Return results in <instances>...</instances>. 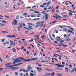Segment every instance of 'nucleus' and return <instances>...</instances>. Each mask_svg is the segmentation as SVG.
<instances>
[{
  "instance_id": "nucleus-1",
  "label": "nucleus",
  "mask_w": 76,
  "mask_h": 76,
  "mask_svg": "<svg viewBox=\"0 0 76 76\" xmlns=\"http://www.w3.org/2000/svg\"><path fill=\"white\" fill-rule=\"evenodd\" d=\"M18 58H17L18 59H19L20 60H21L22 61H23V62H28V61H29L31 60H38V58H32L31 59H24V58L22 57H18Z\"/></svg>"
},
{
  "instance_id": "nucleus-2",
  "label": "nucleus",
  "mask_w": 76,
  "mask_h": 76,
  "mask_svg": "<svg viewBox=\"0 0 76 76\" xmlns=\"http://www.w3.org/2000/svg\"><path fill=\"white\" fill-rule=\"evenodd\" d=\"M44 21H42V22H41L40 21H39L38 22H37V23L36 24L37 25H39V26L40 27H42L43 26V25H44Z\"/></svg>"
},
{
  "instance_id": "nucleus-3",
  "label": "nucleus",
  "mask_w": 76,
  "mask_h": 76,
  "mask_svg": "<svg viewBox=\"0 0 76 76\" xmlns=\"http://www.w3.org/2000/svg\"><path fill=\"white\" fill-rule=\"evenodd\" d=\"M24 28H25V29H27V30H28V31L33 30V28L32 27V26L30 25L28 26V28H27L25 27Z\"/></svg>"
},
{
  "instance_id": "nucleus-4",
  "label": "nucleus",
  "mask_w": 76,
  "mask_h": 76,
  "mask_svg": "<svg viewBox=\"0 0 76 76\" xmlns=\"http://www.w3.org/2000/svg\"><path fill=\"white\" fill-rule=\"evenodd\" d=\"M23 64V63H19L18 64H16L13 65L6 66V67H13V66H19V65H20V64Z\"/></svg>"
},
{
  "instance_id": "nucleus-5",
  "label": "nucleus",
  "mask_w": 76,
  "mask_h": 76,
  "mask_svg": "<svg viewBox=\"0 0 76 76\" xmlns=\"http://www.w3.org/2000/svg\"><path fill=\"white\" fill-rule=\"evenodd\" d=\"M50 75H51V76H54V75H55V73L53 72L52 74H50V73H47L43 75V76H50Z\"/></svg>"
},
{
  "instance_id": "nucleus-6",
  "label": "nucleus",
  "mask_w": 76,
  "mask_h": 76,
  "mask_svg": "<svg viewBox=\"0 0 76 76\" xmlns=\"http://www.w3.org/2000/svg\"><path fill=\"white\" fill-rule=\"evenodd\" d=\"M55 16H53V17H54V18H56V19H57L58 18L59 19H60L61 18V17L59 15H58L57 14H56L55 15Z\"/></svg>"
},
{
  "instance_id": "nucleus-7",
  "label": "nucleus",
  "mask_w": 76,
  "mask_h": 76,
  "mask_svg": "<svg viewBox=\"0 0 76 76\" xmlns=\"http://www.w3.org/2000/svg\"><path fill=\"white\" fill-rule=\"evenodd\" d=\"M22 62L21 60H20L19 59H15L13 62V64H15L16 63H20Z\"/></svg>"
},
{
  "instance_id": "nucleus-8",
  "label": "nucleus",
  "mask_w": 76,
  "mask_h": 76,
  "mask_svg": "<svg viewBox=\"0 0 76 76\" xmlns=\"http://www.w3.org/2000/svg\"><path fill=\"white\" fill-rule=\"evenodd\" d=\"M11 69H12V70H17V69H19V67H11L10 68Z\"/></svg>"
},
{
  "instance_id": "nucleus-9",
  "label": "nucleus",
  "mask_w": 76,
  "mask_h": 76,
  "mask_svg": "<svg viewBox=\"0 0 76 76\" xmlns=\"http://www.w3.org/2000/svg\"><path fill=\"white\" fill-rule=\"evenodd\" d=\"M12 23L14 25H18V22H17V20H14V21H12Z\"/></svg>"
},
{
  "instance_id": "nucleus-10",
  "label": "nucleus",
  "mask_w": 76,
  "mask_h": 76,
  "mask_svg": "<svg viewBox=\"0 0 76 76\" xmlns=\"http://www.w3.org/2000/svg\"><path fill=\"white\" fill-rule=\"evenodd\" d=\"M54 65H56L57 67H63L64 65H61L60 64H54Z\"/></svg>"
},
{
  "instance_id": "nucleus-11",
  "label": "nucleus",
  "mask_w": 76,
  "mask_h": 76,
  "mask_svg": "<svg viewBox=\"0 0 76 76\" xmlns=\"http://www.w3.org/2000/svg\"><path fill=\"white\" fill-rule=\"evenodd\" d=\"M30 69H32V67H30V66H28L27 67V70H26V72H28L29 71H30Z\"/></svg>"
},
{
  "instance_id": "nucleus-12",
  "label": "nucleus",
  "mask_w": 76,
  "mask_h": 76,
  "mask_svg": "<svg viewBox=\"0 0 76 76\" xmlns=\"http://www.w3.org/2000/svg\"><path fill=\"white\" fill-rule=\"evenodd\" d=\"M10 45L11 46H12V45L14 46L15 45V42H13V41H12V40L10 41Z\"/></svg>"
},
{
  "instance_id": "nucleus-13",
  "label": "nucleus",
  "mask_w": 76,
  "mask_h": 76,
  "mask_svg": "<svg viewBox=\"0 0 76 76\" xmlns=\"http://www.w3.org/2000/svg\"><path fill=\"white\" fill-rule=\"evenodd\" d=\"M49 17V15L48 14H45V20H48Z\"/></svg>"
},
{
  "instance_id": "nucleus-14",
  "label": "nucleus",
  "mask_w": 76,
  "mask_h": 76,
  "mask_svg": "<svg viewBox=\"0 0 76 76\" xmlns=\"http://www.w3.org/2000/svg\"><path fill=\"white\" fill-rule=\"evenodd\" d=\"M16 36H15L14 35H7V37H8V38H13V37H16Z\"/></svg>"
},
{
  "instance_id": "nucleus-15",
  "label": "nucleus",
  "mask_w": 76,
  "mask_h": 76,
  "mask_svg": "<svg viewBox=\"0 0 76 76\" xmlns=\"http://www.w3.org/2000/svg\"><path fill=\"white\" fill-rule=\"evenodd\" d=\"M68 33H70V32H71V34H72L73 35L74 34V32H73L72 31H71L70 29H69L68 30Z\"/></svg>"
},
{
  "instance_id": "nucleus-16",
  "label": "nucleus",
  "mask_w": 76,
  "mask_h": 76,
  "mask_svg": "<svg viewBox=\"0 0 76 76\" xmlns=\"http://www.w3.org/2000/svg\"><path fill=\"white\" fill-rule=\"evenodd\" d=\"M47 70V71H50V72H53V70H52L51 69H49L48 68H46L45 69V70Z\"/></svg>"
},
{
  "instance_id": "nucleus-17",
  "label": "nucleus",
  "mask_w": 76,
  "mask_h": 76,
  "mask_svg": "<svg viewBox=\"0 0 76 76\" xmlns=\"http://www.w3.org/2000/svg\"><path fill=\"white\" fill-rule=\"evenodd\" d=\"M56 40L57 41H60L61 40V38L59 37H57L56 39Z\"/></svg>"
},
{
  "instance_id": "nucleus-18",
  "label": "nucleus",
  "mask_w": 76,
  "mask_h": 76,
  "mask_svg": "<svg viewBox=\"0 0 76 76\" xmlns=\"http://www.w3.org/2000/svg\"><path fill=\"white\" fill-rule=\"evenodd\" d=\"M37 69H38V72H41V70H42V69L41 68H39L38 67H37Z\"/></svg>"
},
{
  "instance_id": "nucleus-19",
  "label": "nucleus",
  "mask_w": 76,
  "mask_h": 76,
  "mask_svg": "<svg viewBox=\"0 0 76 76\" xmlns=\"http://www.w3.org/2000/svg\"><path fill=\"white\" fill-rule=\"evenodd\" d=\"M22 27H23V26H18V31H20V29H19V28H22Z\"/></svg>"
},
{
  "instance_id": "nucleus-20",
  "label": "nucleus",
  "mask_w": 76,
  "mask_h": 76,
  "mask_svg": "<svg viewBox=\"0 0 76 76\" xmlns=\"http://www.w3.org/2000/svg\"><path fill=\"white\" fill-rule=\"evenodd\" d=\"M1 32H2V33H4V34H9L8 32L6 31H1Z\"/></svg>"
},
{
  "instance_id": "nucleus-21",
  "label": "nucleus",
  "mask_w": 76,
  "mask_h": 76,
  "mask_svg": "<svg viewBox=\"0 0 76 76\" xmlns=\"http://www.w3.org/2000/svg\"><path fill=\"white\" fill-rule=\"evenodd\" d=\"M67 27L69 28H70V29H71V30H72V31H74V29H73V28H72L70 27V26H67Z\"/></svg>"
},
{
  "instance_id": "nucleus-22",
  "label": "nucleus",
  "mask_w": 76,
  "mask_h": 76,
  "mask_svg": "<svg viewBox=\"0 0 76 76\" xmlns=\"http://www.w3.org/2000/svg\"><path fill=\"white\" fill-rule=\"evenodd\" d=\"M12 50H13L12 51L14 53H15V52H16V49H15V48H12Z\"/></svg>"
},
{
  "instance_id": "nucleus-23",
  "label": "nucleus",
  "mask_w": 76,
  "mask_h": 76,
  "mask_svg": "<svg viewBox=\"0 0 76 76\" xmlns=\"http://www.w3.org/2000/svg\"><path fill=\"white\" fill-rule=\"evenodd\" d=\"M37 17V15H36V14H34V15H32L31 16V18H33V17Z\"/></svg>"
},
{
  "instance_id": "nucleus-24",
  "label": "nucleus",
  "mask_w": 76,
  "mask_h": 76,
  "mask_svg": "<svg viewBox=\"0 0 76 76\" xmlns=\"http://www.w3.org/2000/svg\"><path fill=\"white\" fill-rule=\"evenodd\" d=\"M65 70H66V72H69V71H68L69 69L65 67Z\"/></svg>"
},
{
  "instance_id": "nucleus-25",
  "label": "nucleus",
  "mask_w": 76,
  "mask_h": 76,
  "mask_svg": "<svg viewBox=\"0 0 76 76\" xmlns=\"http://www.w3.org/2000/svg\"><path fill=\"white\" fill-rule=\"evenodd\" d=\"M50 4H51V1H49L47 4L48 5V6H49L50 5Z\"/></svg>"
},
{
  "instance_id": "nucleus-26",
  "label": "nucleus",
  "mask_w": 76,
  "mask_h": 76,
  "mask_svg": "<svg viewBox=\"0 0 76 76\" xmlns=\"http://www.w3.org/2000/svg\"><path fill=\"white\" fill-rule=\"evenodd\" d=\"M49 37L52 40H53V41L54 40V39H53V38L51 37V34H49Z\"/></svg>"
},
{
  "instance_id": "nucleus-27",
  "label": "nucleus",
  "mask_w": 76,
  "mask_h": 76,
  "mask_svg": "<svg viewBox=\"0 0 76 76\" xmlns=\"http://www.w3.org/2000/svg\"><path fill=\"white\" fill-rule=\"evenodd\" d=\"M55 54H56V56H58V57H61V56L60 55L56 53Z\"/></svg>"
},
{
  "instance_id": "nucleus-28",
  "label": "nucleus",
  "mask_w": 76,
  "mask_h": 76,
  "mask_svg": "<svg viewBox=\"0 0 76 76\" xmlns=\"http://www.w3.org/2000/svg\"><path fill=\"white\" fill-rule=\"evenodd\" d=\"M19 26H20L21 27L23 26H22V23H19Z\"/></svg>"
},
{
  "instance_id": "nucleus-29",
  "label": "nucleus",
  "mask_w": 76,
  "mask_h": 76,
  "mask_svg": "<svg viewBox=\"0 0 76 76\" xmlns=\"http://www.w3.org/2000/svg\"><path fill=\"white\" fill-rule=\"evenodd\" d=\"M11 64L10 63H7L5 64V66H8V65H10Z\"/></svg>"
},
{
  "instance_id": "nucleus-30",
  "label": "nucleus",
  "mask_w": 76,
  "mask_h": 76,
  "mask_svg": "<svg viewBox=\"0 0 76 76\" xmlns=\"http://www.w3.org/2000/svg\"><path fill=\"white\" fill-rule=\"evenodd\" d=\"M70 39H71L70 38L68 39H67L66 40V41H70Z\"/></svg>"
},
{
  "instance_id": "nucleus-31",
  "label": "nucleus",
  "mask_w": 76,
  "mask_h": 76,
  "mask_svg": "<svg viewBox=\"0 0 76 76\" xmlns=\"http://www.w3.org/2000/svg\"><path fill=\"white\" fill-rule=\"evenodd\" d=\"M73 70L74 72H76V68H73Z\"/></svg>"
},
{
  "instance_id": "nucleus-32",
  "label": "nucleus",
  "mask_w": 76,
  "mask_h": 76,
  "mask_svg": "<svg viewBox=\"0 0 76 76\" xmlns=\"http://www.w3.org/2000/svg\"><path fill=\"white\" fill-rule=\"evenodd\" d=\"M16 19H19V15H17L16 16Z\"/></svg>"
},
{
  "instance_id": "nucleus-33",
  "label": "nucleus",
  "mask_w": 76,
  "mask_h": 76,
  "mask_svg": "<svg viewBox=\"0 0 76 76\" xmlns=\"http://www.w3.org/2000/svg\"><path fill=\"white\" fill-rule=\"evenodd\" d=\"M34 41V39H32L31 40H28V42H32V41Z\"/></svg>"
},
{
  "instance_id": "nucleus-34",
  "label": "nucleus",
  "mask_w": 76,
  "mask_h": 76,
  "mask_svg": "<svg viewBox=\"0 0 76 76\" xmlns=\"http://www.w3.org/2000/svg\"><path fill=\"white\" fill-rule=\"evenodd\" d=\"M7 22L5 20H2V23H6Z\"/></svg>"
},
{
  "instance_id": "nucleus-35",
  "label": "nucleus",
  "mask_w": 76,
  "mask_h": 76,
  "mask_svg": "<svg viewBox=\"0 0 76 76\" xmlns=\"http://www.w3.org/2000/svg\"><path fill=\"white\" fill-rule=\"evenodd\" d=\"M45 36L44 35L41 36V38H42V39H44V37Z\"/></svg>"
},
{
  "instance_id": "nucleus-36",
  "label": "nucleus",
  "mask_w": 76,
  "mask_h": 76,
  "mask_svg": "<svg viewBox=\"0 0 76 76\" xmlns=\"http://www.w3.org/2000/svg\"><path fill=\"white\" fill-rule=\"evenodd\" d=\"M15 75L16 76H18V73L17 72H15Z\"/></svg>"
},
{
  "instance_id": "nucleus-37",
  "label": "nucleus",
  "mask_w": 76,
  "mask_h": 76,
  "mask_svg": "<svg viewBox=\"0 0 76 76\" xmlns=\"http://www.w3.org/2000/svg\"><path fill=\"white\" fill-rule=\"evenodd\" d=\"M55 10L54 9H53L52 11V13H54V11Z\"/></svg>"
},
{
  "instance_id": "nucleus-38",
  "label": "nucleus",
  "mask_w": 76,
  "mask_h": 76,
  "mask_svg": "<svg viewBox=\"0 0 76 76\" xmlns=\"http://www.w3.org/2000/svg\"><path fill=\"white\" fill-rule=\"evenodd\" d=\"M65 40H61V41H60V42L61 43H62V42H64V41H65Z\"/></svg>"
},
{
  "instance_id": "nucleus-39",
  "label": "nucleus",
  "mask_w": 76,
  "mask_h": 76,
  "mask_svg": "<svg viewBox=\"0 0 76 76\" xmlns=\"http://www.w3.org/2000/svg\"><path fill=\"white\" fill-rule=\"evenodd\" d=\"M31 23H27V24L28 25H31Z\"/></svg>"
},
{
  "instance_id": "nucleus-40",
  "label": "nucleus",
  "mask_w": 76,
  "mask_h": 76,
  "mask_svg": "<svg viewBox=\"0 0 76 76\" xmlns=\"http://www.w3.org/2000/svg\"><path fill=\"white\" fill-rule=\"evenodd\" d=\"M31 16L30 15H28V16L26 15L25 16V18H26V17H28V18H29Z\"/></svg>"
},
{
  "instance_id": "nucleus-41",
  "label": "nucleus",
  "mask_w": 76,
  "mask_h": 76,
  "mask_svg": "<svg viewBox=\"0 0 76 76\" xmlns=\"http://www.w3.org/2000/svg\"><path fill=\"white\" fill-rule=\"evenodd\" d=\"M59 6H58L57 7H56V9H58V8H59Z\"/></svg>"
},
{
  "instance_id": "nucleus-42",
  "label": "nucleus",
  "mask_w": 76,
  "mask_h": 76,
  "mask_svg": "<svg viewBox=\"0 0 76 76\" xmlns=\"http://www.w3.org/2000/svg\"><path fill=\"white\" fill-rule=\"evenodd\" d=\"M51 6H50L48 8V9L49 10H50V9H51Z\"/></svg>"
},
{
  "instance_id": "nucleus-43",
  "label": "nucleus",
  "mask_w": 76,
  "mask_h": 76,
  "mask_svg": "<svg viewBox=\"0 0 76 76\" xmlns=\"http://www.w3.org/2000/svg\"><path fill=\"white\" fill-rule=\"evenodd\" d=\"M40 7H44L45 6L44 5H40Z\"/></svg>"
},
{
  "instance_id": "nucleus-44",
  "label": "nucleus",
  "mask_w": 76,
  "mask_h": 76,
  "mask_svg": "<svg viewBox=\"0 0 76 76\" xmlns=\"http://www.w3.org/2000/svg\"><path fill=\"white\" fill-rule=\"evenodd\" d=\"M26 76H29V75H28V73L27 72L26 73Z\"/></svg>"
},
{
  "instance_id": "nucleus-45",
  "label": "nucleus",
  "mask_w": 76,
  "mask_h": 76,
  "mask_svg": "<svg viewBox=\"0 0 76 76\" xmlns=\"http://www.w3.org/2000/svg\"><path fill=\"white\" fill-rule=\"evenodd\" d=\"M5 25V24H2V23H1V26H4Z\"/></svg>"
},
{
  "instance_id": "nucleus-46",
  "label": "nucleus",
  "mask_w": 76,
  "mask_h": 76,
  "mask_svg": "<svg viewBox=\"0 0 76 76\" xmlns=\"http://www.w3.org/2000/svg\"><path fill=\"white\" fill-rule=\"evenodd\" d=\"M47 9H48V8H45L44 9V10H47Z\"/></svg>"
},
{
  "instance_id": "nucleus-47",
  "label": "nucleus",
  "mask_w": 76,
  "mask_h": 76,
  "mask_svg": "<svg viewBox=\"0 0 76 76\" xmlns=\"http://www.w3.org/2000/svg\"><path fill=\"white\" fill-rule=\"evenodd\" d=\"M35 13H39V12L38 11H35Z\"/></svg>"
},
{
  "instance_id": "nucleus-48",
  "label": "nucleus",
  "mask_w": 76,
  "mask_h": 76,
  "mask_svg": "<svg viewBox=\"0 0 76 76\" xmlns=\"http://www.w3.org/2000/svg\"><path fill=\"white\" fill-rule=\"evenodd\" d=\"M69 15H72V13L69 12Z\"/></svg>"
},
{
  "instance_id": "nucleus-49",
  "label": "nucleus",
  "mask_w": 76,
  "mask_h": 76,
  "mask_svg": "<svg viewBox=\"0 0 76 76\" xmlns=\"http://www.w3.org/2000/svg\"><path fill=\"white\" fill-rule=\"evenodd\" d=\"M5 17H6V18H9V16H7V15H5Z\"/></svg>"
},
{
  "instance_id": "nucleus-50",
  "label": "nucleus",
  "mask_w": 76,
  "mask_h": 76,
  "mask_svg": "<svg viewBox=\"0 0 76 76\" xmlns=\"http://www.w3.org/2000/svg\"><path fill=\"white\" fill-rule=\"evenodd\" d=\"M41 62H44V63H48V61H41Z\"/></svg>"
},
{
  "instance_id": "nucleus-51",
  "label": "nucleus",
  "mask_w": 76,
  "mask_h": 76,
  "mask_svg": "<svg viewBox=\"0 0 76 76\" xmlns=\"http://www.w3.org/2000/svg\"><path fill=\"white\" fill-rule=\"evenodd\" d=\"M62 64H65V62H63V61H62Z\"/></svg>"
},
{
  "instance_id": "nucleus-52",
  "label": "nucleus",
  "mask_w": 76,
  "mask_h": 76,
  "mask_svg": "<svg viewBox=\"0 0 76 76\" xmlns=\"http://www.w3.org/2000/svg\"><path fill=\"white\" fill-rule=\"evenodd\" d=\"M27 15V13H24L23 14V16H25V15Z\"/></svg>"
},
{
  "instance_id": "nucleus-53",
  "label": "nucleus",
  "mask_w": 76,
  "mask_h": 76,
  "mask_svg": "<svg viewBox=\"0 0 76 76\" xmlns=\"http://www.w3.org/2000/svg\"><path fill=\"white\" fill-rule=\"evenodd\" d=\"M72 34H71V33L69 34L68 35V37H70V35H71Z\"/></svg>"
},
{
  "instance_id": "nucleus-54",
  "label": "nucleus",
  "mask_w": 76,
  "mask_h": 76,
  "mask_svg": "<svg viewBox=\"0 0 76 76\" xmlns=\"http://www.w3.org/2000/svg\"><path fill=\"white\" fill-rule=\"evenodd\" d=\"M31 73H34V71H33V70H32V69H31Z\"/></svg>"
},
{
  "instance_id": "nucleus-55",
  "label": "nucleus",
  "mask_w": 76,
  "mask_h": 76,
  "mask_svg": "<svg viewBox=\"0 0 76 76\" xmlns=\"http://www.w3.org/2000/svg\"><path fill=\"white\" fill-rule=\"evenodd\" d=\"M39 25H37L35 26V28H38V27H39Z\"/></svg>"
},
{
  "instance_id": "nucleus-56",
  "label": "nucleus",
  "mask_w": 76,
  "mask_h": 76,
  "mask_svg": "<svg viewBox=\"0 0 76 76\" xmlns=\"http://www.w3.org/2000/svg\"><path fill=\"white\" fill-rule=\"evenodd\" d=\"M23 72H24V73H25V72H26V70L25 69H23Z\"/></svg>"
},
{
  "instance_id": "nucleus-57",
  "label": "nucleus",
  "mask_w": 76,
  "mask_h": 76,
  "mask_svg": "<svg viewBox=\"0 0 76 76\" xmlns=\"http://www.w3.org/2000/svg\"><path fill=\"white\" fill-rule=\"evenodd\" d=\"M5 40V39H3L2 40V42H4V41Z\"/></svg>"
},
{
  "instance_id": "nucleus-58",
  "label": "nucleus",
  "mask_w": 76,
  "mask_h": 76,
  "mask_svg": "<svg viewBox=\"0 0 76 76\" xmlns=\"http://www.w3.org/2000/svg\"><path fill=\"white\" fill-rule=\"evenodd\" d=\"M29 51L27 50V54H29Z\"/></svg>"
},
{
  "instance_id": "nucleus-59",
  "label": "nucleus",
  "mask_w": 76,
  "mask_h": 76,
  "mask_svg": "<svg viewBox=\"0 0 76 76\" xmlns=\"http://www.w3.org/2000/svg\"><path fill=\"white\" fill-rule=\"evenodd\" d=\"M47 4V3H44V4H42V5H46Z\"/></svg>"
},
{
  "instance_id": "nucleus-60",
  "label": "nucleus",
  "mask_w": 76,
  "mask_h": 76,
  "mask_svg": "<svg viewBox=\"0 0 76 76\" xmlns=\"http://www.w3.org/2000/svg\"><path fill=\"white\" fill-rule=\"evenodd\" d=\"M75 9H76V7H74L72 8V10H75Z\"/></svg>"
},
{
  "instance_id": "nucleus-61",
  "label": "nucleus",
  "mask_w": 76,
  "mask_h": 76,
  "mask_svg": "<svg viewBox=\"0 0 76 76\" xmlns=\"http://www.w3.org/2000/svg\"><path fill=\"white\" fill-rule=\"evenodd\" d=\"M20 75L21 76H23V74H22V73H20Z\"/></svg>"
},
{
  "instance_id": "nucleus-62",
  "label": "nucleus",
  "mask_w": 76,
  "mask_h": 76,
  "mask_svg": "<svg viewBox=\"0 0 76 76\" xmlns=\"http://www.w3.org/2000/svg\"><path fill=\"white\" fill-rule=\"evenodd\" d=\"M38 66L39 67H41V66H42V65H40V64H39V65H38Z\"/></svg>"
},
{
  "instance_id": "nucleus-63",
  "label": "nucleus",
  "mask_w": 76,
  "mask_h": 76,
  "mask_svg": "<svg viewBox=\"0 0 76 76\" xmlns=\"http://www.w3.org/2000/svg\"><path fill=\"white\" fill-rule=\"evenodd\" d=\"M63 17H67V15H64Z\"/></svg>"
},
{
  "instance_id": "nucleus-64",
  "label": "nucleus",
  "mask_w": 76,
  "mask_h": 76,
  "mask_svg": "<svg viewBox=\"0 0 76 76\" xmlns=\"http://www.w3.org/2000/svg\"><path fill=\"white\" fill-rule=\"evenodd\" d=\"M23 50L24 51H25V52H26V49H24Z\"/></svg>"
}]
</instances>
